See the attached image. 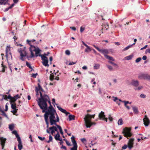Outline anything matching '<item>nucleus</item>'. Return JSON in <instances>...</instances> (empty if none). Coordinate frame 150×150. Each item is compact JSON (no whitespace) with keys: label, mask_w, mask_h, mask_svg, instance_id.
Returning <instances> with one entry per match:
<instances>
[{"label":"nucleus","mask_w":150,"mask_h":150,"mask_svg":"<svg viewBox=\"0 0 150 150\" xmlns=\"http://www.w3.org/2000/svg\"><path fill=\"white\" fill-rule=\"evenodd\" d=\"M38 138H39V139H40V140H41V141H43L45 139V137H43L42 138L41 137H40V136H38Z\"/></svg>","instance_id":"864d4df0"},{"label":"nucleus","mask_w":150,"mask_h":150,"mask_svg":"<svg viewBox=\"0 0 150 150\" xmlns=\"http://www.w3.org/2000/svg\"><path fill=\"white\" fill-rule=\"evenodd\" d=\"M61 148L62 149H64L65 150H67L66 147L65 146H64L63 145H62V146L61 147Z\"/></svg>","instance_id":"338daca9"},{"label":"nucleus","mask_w":150,"mask_h":150,"mask_svg":"<svg viewBox=\"0 0 150 150\" xmlns=\"http://www.w3.org/2000/svg\"><path fill=\"white\" fill-rule=\"evenodd\" d=\"M112 98H114V99L113 100L115 102H116L117 100H118V99L116 97H114L113 96Z\"/></svg>","instance_id":"052dcab7"},{"label":"nucleus","mask_w":150,"mask_h":150,"mask_svg":"<svg viewBox=\"0 0 150 150\" xmlns=\"http://www.w3.org/2000/svg\"><path fill=\"white\" fill-rule=\"evenodd\" d=\"M98 116L100 119L105 120L106 122L107 121V118L105 117L104 112L102 111L99 114Z\"/></svg>","instance_id":"9b49d317"},{"label":"nucleus","mask_w":150,"mask_h":150,"mask_svg":"<svg viewBox=\"0 0 150 150\" xmlns=\"http://www.w3.org/2000/svg\"><path fill=\"white\" fill-rule=\"evenodd\" d=\"M131 84L133 86L137 87L139 84V81L137 80H132L131 82Z\"/></svg>","instance_id":"2eb2a0df"},{"label":"nucleus","mask_w":150,"mask_h":150,"mask_svg":"<svg viewBox=\"0 0 150 150\" xmlns=\"http://www.w3.org/2000/svg\"><path fill=\"white\" fill-rule=\"evenodd\" d=\"M30 50L31 52V55L30 56L28 55L27 56V58L28 59V60H29V58H32L34 57V53L30 48Z\"/></svg>","instance_id":"4be33fe9"},{"label":"nucleus","mask_w":150,"mask_h":150,"mask_svg":"<svg viewBox=\"0 0 150 150\" xmlns=\"http://www.w3.org/2000/svg\"><path fill=\"white\" fill-rule=\"evenodd\" d=\"M134 139L132 138L130 139L129 140L127 144V146L129 150L133 147L134 143Z\"/></svg>","instance_id":"1a4fd4ad"},{"label":"nucleus","mask_w":150,"mask_h":150,"mask_svg":"<svg viewBox=\"0 0 150 150\" xmlns=\"http://www.w3.org/2000/svg\"><path fill=\"white\" fill-rule=\"evenodd\" d=\"M38 75L37 73L36 74H33L31 76L34 78H35L36 77V76Z\"/></svg>","instance_id":"3c124183"},{"label":"nucleus","mask_w":150,"mask_h":150,"mask_svg":"<svg viewBox=\"0 0 150 150\" xmlns=\"http://www.w3.org/2000/svg\"><path fill=\"white\" fill-rule=\"evenodd\" d=\"M123 102L124 103L125 105H127V104L129 103V101H123Z\"/></svg>","instance_id":"6e6d98bb"},{"label":"nucleus","mask_w":150,"mask_h":150,"mask_svg":"<svg viewBox=\"0 0 150 150\" xmlns=\"http://www.w3.org/2000/svg\"><path fill=\"white\" fill-rule=\"evenodd\" d=\"M140 97L142 98H145L146 97V96L144 94H142L140 95Z\"/></svg>","instance_id":"603ef678"},{"label":"nucleus","mask_w":150,"mask_h":150,"mask_svg":"<svg viewBox=\"0 0 150 150\" xmlns=\"http://www.w3.org/2000/svg\"><path fill=\"white\" fill-rule=\"evenodd\" d=\"M6 140V138H4L3 137H1L0 138V144L2 146V149H4Z\"/></svg>","instance_id":"f8f14e48"},{"label":"nucleus","mask_w":150,"mask_h":150,"mask_svg":"<svg viewBox=\"0 0 150 150\" xmlns=\"http://www.w3.org/2000/svg\"><path fill=\"white\" fill-rule=\"evenodd\" d=\"M66 144L69 146H71V144H70V143L67 140H66Z\"/></svg>","instance_id":"680f3d73"},{"label":"nucleus","mask_w":150,"mask_h":150,"mask_svg":"<svg viewBox=\"0 0 150 150\" xmlns=\"http://www.w3.org/2000/svg\"><path fill=\"white\" fill-rule=\"evenodd\" d=\"M13 110L11 111L13 115H15V114L17 113V110H18V109H15V110Z\"/></svg>","instance_id":"de8ad7c7"},{"label":"nucleus","mask_w":150,"mask_h":150,"mask_svg":"<svg viewBox=\"0 0 150 150\" xmlns=\"http://www.w3.org/2000/svg\"><path fill=\"white\" fill-rule=\"evenodd\" d=\"M38 87H35V90H38L39 91H41V92L42 91V92H44V90L42 88V87L40 85V84L39 83H38Z\"/></svg>","instance_id":"aec40b11"},{"label":"nucleus","mask_w":150,"mask_h":150,"mask_svg":"<svg viewBox=\"0 0 150 150\" xmlns=\"http://www.w3.org/2000/svg\"><path fill=\"white\" fill-rule=\"evenodd\" d=\"M72 148L70 149L71 150H77V145H74Z\"/></svg>","instance_id":"2f4dec72"},{"label":"nucleus","mask_w":150,"mask_h":150,"mask_svg":"<svg viewBox=\"0 0 150 150\" xmlns=\"http://www.w3.org/2000/svg\"><path fill=\"white\" fill-rule=\"evenodd\" d=\"M133 55H130L128 56H127L125 57V59L127 60H129L132 59V58L133 57Z\"/></svg>","instance_id":"bb28decb"},{"label":"nucleus","mask_w":150,"mask_h":150,"mask_svg":"<svg viewBox=\"0 0 150 150\" xmlns=\"http://www.w3.org/2000/svg\"><path fill=\"white\" fill-rule=\"evenodd\" d=\"M100 65L99 64H94L93 68L96 69H98L100 68Z\"/></svg>","instance_id":"393cba45"},{"label":"nucleus","mask_w":150,"mask_h":150,"mask_svg":"<svg viewBox=\"0 0 150 150\" xmlns=\"http://www.w3.org/2000/svg\"><path fill=\"white\" fill-rule=\"evenodd\" d=\"M131 129L130 128L126 127L123 129L122 133L123 135L128 138V137H131L132 135V134L130 132Z\"/></svg>","instance_id":"20e7f679"},{"label":"nucleus","mask_w":150,"mask_h":150,"mask_svg":"<svg viewBox=\"0 0 150 150\" xmlns=\"http://www.w3.org/2000/svg\"><path fill=\"white\" fill-rule=\"evenodd\" d=\"M109 119L110 121H112L113 120V118L112 117H111L110 115H109Z\"/></svg>","instance_id":"e2e57ef3"},{"label":"nucleus","mask_w":150,"mask_h":150,"mask_svg":"<svg viewBox=\"0 0 150 150\" xmlns=\"http://www.w3.org/2000/svg\"><path fill=\"white\" fill-rule=\"evenodd\" d=\"M17 141L18 142V148L19 150H21L23 148V145L22 144V142L21 138H18L17 139Z\"/></svg>","instance_id":"f3484780"},{"label":"nucleus","mask_w":150,"mask_h":150,"mask_svg":"<svg viewBox=\"0 0 150 150\" xmlns=\"http://www.w3.org/2000/svg\"><path fill=\"white\" fill-rule=\"evenodd\" d=\"M145 52L146 53L148 52L149 53H150V48L147 49L146 50Z\"/></svg>","instance_id":"69168bd1"},{"label":"nucleus","mask_w":150,"mask_h":150,"mask_svg":"<svg viewBox=\"0 0 150 150\" xmlns=\"http://www.w3.org/2000/svg\"><path fill=\"white\" fill-rule=\"evenodd\" d=\"M25 47H24V49H22L21 48L20 50H18V52L20 53V59L22 61L24 60V58L25 57L27 58V53L25 50Z\"/></svg>","instance_id":"39448f33"},{"label":"nucleus","mask_w":150,"mask_h":150,"mask_svg":"<svg viewBox=\"0 0 150 150\" xmlns=\"http://www.w3.org/2000/svg\"><path fill=\"white\" fill-rule=\"evenodd\" d=\"M0 111L2 112V114H1L2 115L6 117H7V115L3 110H1Z\"/></svg>","instance_id":"e433bc0d"},{"label":"nucleus","mask_w":150,"mask_h":150,"mask_svg":"<svg viewBox=\"0 0 150 150\" xmlns=\"http://www.w3.org/2000/svg\"><path fill=\"white\" fill-rule=\"evenodd\" d=\"M107 67L109 69L110 71L112 70L113 69H112V67L111 66L109 65H107Z\"/></svg>","instance_id":"49530a36"},{"label":"nucleus","mask_w":150,"mask_h":150,"mask_svg":"<svg viewBox=\"0 0 150 150\" xmlns=\"http://www.w3.org/2000/svg\"><path fill=\"white\" fill-rule=\"evenodd\" d=\"M1 66L2 67V69L1 71L2 72H5V68L6 67V66L5 65H4L3 64V62H2L1 64Z\"/></svg>","instance_id":"72a5a7b5"},{"label":"nucleus","mask_w":150,"mask_h":150,"mask_svg":"<svg viewBox=\"0 0 150 150\" xmlns=\"http://www.w3.org/2000/svg\"><path fill=\"white\" fill-rule=\"evenodd\" d=\"M76 63V62H70L69 63V65H72L74 64H75Z\"/></svg>","instance_id":"774afa93"},{"label":"nucleus","mask_w":150,"mask_h":150,"mask_svg":"<svg viewBox=\"0 0 150 150\" xmlns=\"http://www.w3.org/2000/svg\"><path fill=\"white\" fill-rule=\"evenodd\" d=\"M3 98L6 100H7V95H3Z\"/></svg>","instance_id":"4d7b16f0"},{"label":"nucleus","mask_w":150,"mask_h":150,"mask_svg":"<svg viewBox=\"0 0 150 150\" xmlns=\"http://www.w3.org/2000/svg\"><path fill=\"white\" fill-rule=\"evenodd\" d=\"M26 65L30 69H32V67L30 64L27 62H26Z\"/></svg>","instance_id":"a19ab883"},{"label":"nucleus","mask_w":150,"mask_h":150,"mask_svg":"<svg viewBox=\"0 0 150 150\" xmlns=\"http://www.w3.org/2000/svg\"><path fill=\"white\" fill-rule=\"evenodd\" d=\"M57 122H55V124H53V125H55L56 127H57L59 129V131L60 132V133L62 134V135H63V131H62V128L60 126V125H57Z\"/></svg>","instance_id":"6ab92c4d"},{"label":"nucleus","mask_w":150,"mask_h":150,"mask_svg":"<svg viewBox=\"0 0 150 150\" xmlns=\"http://www.w3.org/2000/svg\"><path fill=\"white\" fill-rule=\"evenodd\" d=\"M71 140V141L73 144V145H77L76 142L75 141V139H73L72 140Z\"/></svg>","instance_id":"79ce46f5"},{"label":"nucleus","mask_w":150,"mask_h":150,"mask_svg":"<svg viewBox=\"0 0 150 150\" xmlns=\"http://www.w3.org/2000/svg\"><path fill=\"white\" fill-rule=\"evenodd\" d=\"M105 58L108 59L110 60H111L112 61H114V59H113V57H110L108 55L106 56Z\"/></svg>","instance_id":"cd10ccee"},{"label":"nucleus","mask_w":150,"mask_h":150,"mask_svg":"<svg viewBox=\"0 0 150 150\" xmlns=\"http://www.w3.org/2000/svg\"><path fill=\"white\" fill-rule=\"evenodd\" d=\"M123 121L122 119H120L118 122V124L119 125H122L123 124Z\"/></svg>","instance_id":"f704fd0d"},{"label":"nucleus","mask_w":150,"mask_h":150,"mask_svg":"<svg viewBox=\"0 0 150 150\" xmlns=\"http://www.w3.org/2000/svg\"><path fill=\"white\" fill-rule=\"evenodd\" d=\"M55 139L57 141H62V138H60L59 137V138H57L56 137H55Z\"/></svg>","instance_id":"13d9d810"},{"label":"nucleus","mask_w":150,"mask_h":150,"mask_svg":"<svg viewBox=\"0 0 150 150\" xmlns=\"http://www.w3.org/2000/svg\"><path fill=\"white\" fill-rule=\"evenodd\" d=\"M39 56L41 57V59L43 61L42 62L43 65L45 66H49V64H48V60L47 58V57L44 56L43 55L40 54Z\"/></svg>","instance_id":"0eeeda50"},{"label":"nucleus","mask_w":150,"mask_h":150,"mask_svg":"<svg viewBox=\"0 0 150 150\" xmlns=\"http://www.w3.org/2000/svg\"><path fill=\"white\" fill-rule=\"evenodd\" d=\"M70 28L72 30L74 31H76V28L74 27H70Z\"/></svg>","instance_id":"0e129e2a"},{"label":"nucleus","mask_w":150,"mask_h":150,"mask_svg":"<svg viewBox=\"0 0 150 150\" xmlns=\"http://www.w3.org/2000/svg\"><path fill=\"white\" fill-rule=\"evenodd\" d=\"M138 78L140 79H144L150 80V75L147 74L141 73L139 75Z\"/></svg>","instance_id":"423d86ee"},{"label":"nucleus","mask_w":150,"mask_h":150,"mask_svg":"<svg viewBox=\"0 0 150 150\" xmlns=\"http://www.w3.org/2000/svg\"><path fill=\"white\" fill-rule=\"evenodd\" d=\"M12 133L13 134H15L16 135V137L17 138V139H18V138H20L19 135L17 133V132L16 131H13L12 132Z\"/></svg>","instance_id":"5701e85b"},{"label":"nucleus","mask_w":150,"mask_h":150,"mask_svg":"<svg viewBox=\"0 0 150 150\" xmlns=\"http://www.w3.org/2000/svg\"><path fill=\"white\" fill-rule=\"evenodd\" d=\"M16 100L14 98V97H12L11 99V103H13L15 102Z\"/></svg>","instance_id":"c03bdc74"},{"label":"nucleus","mask_w":150,"mask_h":150,"mask_svg":"<svg viewBox=\"0 0 150 150\" xmlns=\"http://www.w3.org/2000/svg\"><path fill=\"white\" fill-rule=\"evenodd\" d=\"M38 105L40 106V108L42 110V112H45V113H46V112L47 110V104H46L45 103V105H42L39 103V104H38Z\"/></svg>","instance_id":"9d476101"},{"label":"nucleus","mask_w":150,"mask_h":150,"mask_svg":"<svg viewBox=\"0 0 150 150\" xmlns=\"http://www.w3.org/2000/svg\"><path fill=\"white\" fill-rule=\"evenodd\" d=\"M57 128V127H56V126H52L49 128L48 129H47L46 130L47 132L49 134L50 133V132L49 130V129H53V130H54L55 132L56 131L57 132L58 131V129Z\"/></svg>","instance_id":"dca6fc26"},{"label":"nucleus","mask_w":150,"mask_h":150,"mask_svg":"<svg viewBox=\"0 0 150 150\" xmlns=\"http://www.w3.org/2000/svg\"><path fill=\"white\" fill-rule=\"evenodd\" d=\"M11 108H12V109H13V110H15V109H16V104H11Z\"/></svg>","instance_id":"4c0bfd02"},{"label":"nucleus","mask_w":150,"mask_h":150,"mask_svg":"<svg viewBox=\"0 0 150 150\" xmlns=\"http://www.w3.org/2000/svg\"><path fill=\"white\" fill-rule=\"evenodd\" d=\"M10 51V46H7L6 50V56L7 58L8 57V54Z\"/></svg>","instance_id":"412c9836"},{"label":"nucleus","mask_w":150,"mask_h":150,"mask_svg":"<svg viewBox=\"0 0 150 150\" xmlns=\"http://www.w3.org/2000/svg\"><path fill=\"white\" fill-rule=\"evenodd\" d=\"M142 59V58L141 57H139V58H137L136 60H135V62H136V63H138Z\"/></svg>","instance_id":"37998d69"},{"label":"nucleus","mask_w":150,"mask_h":150,"mask_svg":"<svg viewBox=\"0 0 150 150\" xmlns=\"http://www.w3.org/2000/svg\"><path fill=\"white\" fill-rule=\"evenodd\" d=\"M54 76L52 74H50V79L51 81H53L54 79Z\"/></svg>","instance_id":"7c9ffc66"},{"label":"nucleus","mask_w":150,"mask_h":150,"mask_svg":"<svg viewBox=\"0 0 150 150\" xmlns=\"http://www.w3.org/2000/svg\"><path fill=\"white\" fill-rule=\"evenodd\" d=\"M143 120L144 125L145 126H148L150 123V121L146 115L145 116Z\"/></svg>","instance_id":"4468645a"},{"label":"nucleus","mask_w":150,"mask_h":150,"mask_svg":"<svg viewBox=\"0 0 150 150\" xmlns=\"http://www.w3.org/2000/svg\"><path fill=\"white\" fill-rule=\"evenodd\" d=\"M93 46L98 51L101 52L104 55L105 57H106V56H107V54L109 53V52L107 49H101L99 47H96L95 45H94Z\"/></svg>","instance_id":"6e6552de"},{"label":"nucleus","mask_w":150,"mask_h":150,"mask_svg":"<svg viewBox=\"0 0 150 150\" xmlns=\"http://www.w3.org/2000/svg\"><path fill=\"white\" fill-rule=\"evenodd\" d=\"M47 110L44 115V119L47 125V128H48L49 123L48 117L51 125L55 124L56 122H59V117L56 112L55 110L53 108L52 106L50 104L47 108Z\"/></svg>","instance_id":"f257e3e1"},{"label":"nucleus","mask_w":150,"mask_h":150,"mask_svg":"<svg viewBox=\"0 0 150 150\" xmlns=\"http://www.w3.org/2000/svg\"><path fill=\"white\" fill-rule=\"evenodd\" d=\"M75 116L72 115H69V120H74L75 118Z\"/></svg>","instance_id":"c756f323"},{"label":"nucleus","mask_w":150,"mask_h":150,"mask_svg":"<svg viewBox=\"0 0 150 150\" xmlns=\"http://www.w3.org/2000/svg\"><path fill=\"white\" fill-rule=\"evenodd\" d=\"M14 127V124H11L9 125V129L11 131L13 129V128Z\"/></svg>","instance_id":"473e14b6"},{"label":"nucleus","mask_w":150,"mask_h":150,"mask_svg":"<svg viewBox=\"0 0 150 150\" xmlns=\"http://www.w3.org/2000/svg\"><path fill=\"white\" fill-rule=\"evenodd\" d=\"M87 47V48L85 49V52H88L89 51H90L91 50V48L88 45H87V47Z\"/></svg>","instance_id":"c85d7f7f"},{"label":"nucleus","mask_w":150,"mask_h":150,"mask_svg":"<svg viewBox=\"0 0 150 150\" xmlns=\"http://www.w3.org/2000/svg\"><path fill=\"white\" fill-rule=\"evenodd\" d=\"M31 47H33L34 48V49L33 50V51H35L36 57L39 56V55L40 54H39L40 53V51H41L40 49L38 48H36L35 47L32 45H31Z\"/></svg>","instance_id":"ddd939ff"},{"label":"nucleus","mask_w":150,"mask_h":150,"mask_svg":"<svg viewBox=\"0 0 150 150\" xmlns=\"http://www.w3.org/2000/svg\"><path fill=\"white\" fill-rule=\"evenodd\" d=\"M8 0H0V4H5L7 3Z\"/></svg>","instance_id":"a878e982"},{"label":"nucleus","mask_w":150,"mask_h":150,"mask_svg":"<svg viewBox=\"0 0 150 150\" xmlns=\"http://www.w3.org/2000/svg\"><path fill=\"white\" fill-rule=\"evenodd\" d=\"M35 40H34V39L32 40L31 41L29 40H27V42H28V43L30 45V46H31V45H30V44L31 43V42H35Z\"/></svg>","instance_id":"58836bf2"},{"label":"nucleus","mask_w":150,"mask_h":150,"mask_svg":"<svg viewBox=\"0 0 150 150\" xmlns=\"http://www.w3.org/2000/svg\"><path fill=\"white\" fill-rule=\"evenodd\" d=\"M57 107L58 108L59 110L63 113L65 114L66 115H67L68 114H70L69 112H67L66 110L63 109L62 108L59 107V106H57Z\"/></svg>","instance_id":"a211bd4d"},{"label":"nucleus","mask_w":150,"mask_h":150,"mask_svg":"<svg viewBox=\"0 0 150 150\" xmlns=\"http://www.w3.org/2000/svg\"><path fill=\"white\" fill-rule=\"evenodd\" d=\"M51 130V134L52 135H54V134L55 133V131L53 130V129H49V130Z\"/></svg>","instance_id":"5fc2aeb1"},{"label":"nucleus","mask_w":150,"mask_h":150,"mask_svg":"<svg viewBox=\"0 0 150 150\" xmlns=\"http://www.w3.org/2000/svg\"><path fill=\"white\" fill-rule=\"evenodd\" d=\"M13 97L15 98L16 100H17L18 98H20V97L18 94H17L14 96Z\"/></svg>","instance_id":"09e8293b"},{"label":"nucleus","mask_w":150,"mask_h":150,"mask_svg":"<svg viewBox=\"0 0 150 150\" xmlns=\"http://www.w3.org/2000/svg\"><path fill=\"white\" fill-rule=\"evenodd\" d=\"M53 138L50 135L49 136V140L48 141H47L48 143H50V142H52V140Z\"/></svg>","instance_id":"c9c22d12"},{"label":"nucleus","mask_w":150,"mask_h":150,"mask_svg":"<svg viewBox=\"0 0 150 150\" xmlns=\"http://www.w3.org/2000/svg\"><path fill=\"white\" fill-rule=\"evenodd\" d=\"M95 115H91L89 114H87L84 118L85 125L87 128H90L93 125H95L96 123L92 122L91 121L92 118H94Z\"/></svg>","instance_id":"f03ea898"},{"label":"nucleus","mask_w":150,"mask_h":150,"mask_svg":"<svg viewBox=\"0 0 150 150\" xmlns=\"http://www.w3.org/2000/svg\"><path fill=\"white\" fill-rule=\"evenodd\" d=\"M132 46V45H130L127 46V47H125L124 49V51H125L128 49L129 48L131 47Z\"/></svg>","instance_id":"ea45409f"},{"label":"nucleus","mask_w":150,"mask_h":150,"mask_svg":"<svg viewBox=\"0 0 150 150\" xmlns=\"http://www.w3.org/2000/svg\"><path fill=\"white\" fill-rule=\"evenodd\" d=\"M85 28H83L81 26L80 27V31L81 32H82L84 30Z\"/></svg>","instance_id":"bf43d9fd"},{"label":"nucleus","mask_w":150,"mask_h":150,"mask_svg":"<svg viewBox=\"0 0 150 150\" xmlns=\"http://www.w3.org/2000/svg\"><path fill=\"white\" fill-rule=\"evenodd\" d=\"M132 109H133L134 112L135 114H137L138 113V109L136 107H135V106L133 107Z\"/></svg>","instance_id":"b1692460"},{"label":"nucleus","mask_w":150,"mask_h":150,"mask_svg":"<svg viewBox=\"0 0 150 150\" xmlns=\"http://www.w3.org/2000/svg\"><path fill=\"white\" fill-rule=\"evenodd\" d=\"M40 98H39L38 99L39 101L38 102V104H39V103H40L42 105H45V103L46 104H47V102L48 101V100L49 99L48 96L45 94H44L43 95L41 91L40 92Z\"/></svg>","instance_id":"7ed1b4c3"},{"label":"nucleus","mask_w":150,"mask_h":150,"mask_svg":"<svg viewBox=\"0 0 150 150\" xmlns=\"http://www.w3.org/2000/svg\"><path fill=\"white\" fill-rule=\"evenodd\" d=\"M66 54L69 55L70 54V51L68 50H67L65 51V52Z\"/></svg>","instance_id":"a18cd8bd"},{"label":"nucleus","mask_w":150,"mask_h":150,"mask_svg":"<svg viewBox=\"0 0 150 150\" xmlns=\"http://www.w3.org/2000/svg\"><path fill=\"white\" fill-rule=\"evenodd\" d=\"M128 147L127 145L124 144V146L122 147V149H125L127 147Z\"/></svg>","instance_id":"8fccbe9b"}]
</instances>
